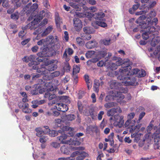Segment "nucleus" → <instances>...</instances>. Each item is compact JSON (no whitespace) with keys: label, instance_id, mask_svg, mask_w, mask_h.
<instances>
[{"label":"nucleus","instance_id":"nucleus-42","mask_svg":"<svg viewBox=\"0 0 160 160\" xmlns=\"http://www.w3.org/2000/svg\"><path fill=\"white\" fill-rule=\"evenodd\" d=\"M47 39H48V41L50 42V44L52 45L55 43V40L53 37L52 36H48L47 38Z\"/></svg>","mask_w":160,"mask_h":160},{"label":"nucleus","instance_id":"nucleus-13","mask_svg":"<svg viewBox=\"0 0 160 160\" xmlns=\"http://www.w3.org/2000/svg\"><path fill=\"white\" fill-rule=\"evenodd\" d=\"M44 96L45 98H48L49 100L53 99L52 102V104L56 103L58 100V99L55 94L51 93L49 92H46Z\"/></svg>","mask_w":160,"mask_h":160},{"label":"nucleus","instance_id":"nucleus-34","mask_svg":"<svg viewBox=\"0 0 160 160\" xmlns=\"http://www.w3.org/2000/svg\"><path fill=\"white\" fill-rule=\"evenodd\" d=\"M140 5L139 3H137V4L133 5L132 8L129 9V13L131 14H133L134 13V11L136 10L139 7Z\"/></svg>","mask_w":160,"mask_h":160},{"label":"nucleus","instance_id":"nucleus-33","mask_svg":"<svg viewBox=\"0 0 160 160\" xmlns=\"http://www.w3.org/2000/svg\"><path fill=\"white\" fill-rule=\"evenodd\" d=\"M111 40L110 38L101 39L100 41V43L105 45H108L111 43Z\"/></svg>","mask_w":160,"mask_h":160},{"label":"nucleus","instance_id":"nucleus-43","mask_svg":"<svg viewBox=\"0 0 160 160\" xmlns=\"http://www.w3.org/2000/svg\"><path fill=\"white\" fill-rule=\"evenodd\" d=\"M84 32L85 34H91L93 33V31L91 30L90 28L89 27H85L83 28Z\"/></svg>","mask_w":160,"mask_h":160},{"label":"nucleus","instance_id":"nucleus-12","mask_svg":"<svg viewBox=\"0 0 160 160\" xmlns=\"http://www.w3.org/2000/svg\"><path fill=\"white\" fill-rule=\"evenodd\" d=\"M41 68L37 69V72L39 73L33 75L32 77L33 79H35L40 77L41 75H45L46 74V68L43 67V65H42Z\"/></svg>","mask_w":160,"mask_h":160},{"label":"nucleus","instance_id":"nucleus-22","mask_svg":"<svg viewBox=\"0 0 160 160\" xmlns=\"http://www.w3.org/2000/svg\"><path fill=\"white\" fill-rule=\"evenodd\" d=\"M116 63L112 62L109 64V67L110 69L112 70H114L116 69L118 66H120V61L118 60V63L116 62Z\"/></svg>","mask_w":160,"mask_h":160},{"label":"nucleus","instance_id":"nucleus-50","mask_svg":"<svg viewBox=\"0 0 160 160\" xmlns=\"http://www.w3.org/2000/svg\"><path fill=\"white\" fill-rule=\"evenodd\" d=\"M98 26H100L103 28H105L107 26L106 23L102 21H98Z\"/></svg>","mask_w":160,"mask_h":160},{"label":"nucleus","instance_id":"nucleus-29","mask_svg":"<svg viewBox=\"0 0 160 160\" xmlns=\"http://www.w3.org/2000/svg\"><path fill=\"white\" fill-rule=\"evenodd\" d=\"M45 57H49L56 55V52L52 49H49L45 53Z\"/></svg>","mask_w":160,"mask_h":160},{"label":"nucleus","instance_id":"nucleus-56","mask_svg":"<svg viewBox=\"0 0 160 160\" xmlns=\"http://www.w3.org/2000/svg\"><path fill=\"white\" fill-rule=\"evenodd\" d=\"M114 106V104L113 102H110L106 103L104 105V107L107 108H110Z\"/></svg>","mask_w":160,"mask_h":160},{"label":"nucleus","instance_id":"nucleus-24","mask_svg":"<svg viewBox=\"0 0 160 160\" xmlns=\"http://www.w3.org/2000/svg\"><path fill=\"white\" fill-rule=\"evenodd\" d=\"M46 68V73H47V70L49 71H54L57 68V65L55 64H52L49 65L48 66H47L46 68Z\"/></svg>","mask_w":160,"mask_h":160},{"label":"nucleus","instance_id":"nucleus-53","mask_svg":"<svg viewBox=\"0 0 160 160\" xmlns=\"http://www.w3.org/2000/svg\"><path fill=\"white\" fill-rule=\"evenodd\" d=\"M94 14L89 12H87L85 14L87 17L89 19H90L92 17L94 18Z\"/></svg>","mask_w":160,"mask_h":160},{"label":"nucleus","instance_id":"nucleus-41","mask_svg":"<svg viewBox=\"0 0 160 160\" xmlns=\"http://www.w3.org/2000/svg\"><path fill=\"white\" fill-rule=\"evenodd\" d=\"M30 62H29L28 65L29 67H32V68L34 69H37V62L36 61H30Z\"/></svg>","mask_w":160,"mask_h":160},{"label":"nucleus","instance_id":"nucleus-2","mask_svg":"<svg viewBox=\"0 0 160 160\" xmlns=\"http://www.w3.org/2000/svg\"><path fill=\"white\" fill-rule=\"evenodd\" d=\"M72 128L68 126L61 127V129L58 130L59 132V136L57 137V139L62 144H67L69 145H80L81 142L78 141L77 138L75 137L71 138L69 140H66L68 138L67 135L64 133L65 131H69L68 133L71 136H73L74 135V133L72 131Z\"/></svg>","mask_w":160,"mask_h":160},{"label":"nucleus","instance_id":"nucleus-44","mask_svg":"<svg viewBox=\"0 0 160 160\" xmlns=\"http://www.w3.org/2000/svg\"><path fill=\"white\" fill-rule=\"evenodd\" d=\"M95 52L92 51H89L86 53V57L87 58H91L94 54Z\"/></svg>","mask_w":160,"mask_h":160},{"label":"nucleus","instance_id":"nucleus-47","mask_svg":"<svg viewBox=\"0 0 160 160\" xmlns=\"http://www.w3.org/2000/svg\"><path fill=\"white\" fill-rule=\"evenodd\" d=\"M59 132L58 131L52 130L50 131L49 133V136L51 137H55L59 135Z\"/></svg>","mask_w":160,"mask_h":160},{"label":"nucleus","instance_id":"nucleus-39","mask_svg":"<svg viewBox=\"0 0 160 160\" xmlns=\"http://www.w3.org/2000/svg\"><path fill=\"white\" fill-rule=\"evenodd\" d=\"M107 54V52L106 50H101L98 52V55L100 58H101L104 57Z\"/></svg>","mask_w":160,"mask_h":160},{"label":"nucleus","instance_id":"nucleus-37","mask_svg":"<svg viewBox=\"0 0 160 160\" xmlns=\"http://www.w3.org/2000/svg\"><path fill=\"white\" fill-rule=\"evenodd\" d=\"M29 105L28 103H26L25 107L22 108V111L23 112L26 113H30L31 110L28 108Z\"/></svg>","mask_w":160,"mask_h":160},{"label":"nucleus","instance_id":"nucleus-48","mask_svg":"<svg viewBox=\"0 0 160 160\" xmlns=\"http://www.w3.org/2000/svg\"><path fill=\"white\" fill-rule=\"evenodd\" d=\"M60 73L59 71H56L52 73L50 75L51 78H53L55 77H57L60 75Z\"/></svg>","mask_w":160,"mask_h":160},{"label":"nucleus","instance_id":"nucleus-60","mask_svg":"<svg viewBox=\"0 0 160 160\" xmlns=\"http://www.w3.org/2000/svg\"><path fill=\"white\" fill-rule=\"evenodd\" d=\"M52 146L56 148H58L60 147L59 143L57 142H53L51 144Z\"/></svg>","mask_w":160,"mask_h":160},{"label":"nucleus","instance_id":"nucleus-3","mask_svg":"<svg viewBox=\"0 0 160 160\" xmlns=\"http://www.w3.org/2000/svg\"><path fill=\"white\" fill-rule=\"evenodd\" d=\"M131 72H126L125 74H121V85L125 86H136L138 84L136 82V78L131 75Z\"/></svg>","mask_w":160,"mask_h":160},{"label":"nucleus","instance_id":"nucleus-31","mask_svg":"<svg viewBox=\"0 0 160 160\" xmlns=\"http://www.w3.org/2000/svg\"><path fill=\"white\" fill-rule=\"evenodd\" d=\"M12 2L13 4L15 9L17 8L18 7H20L21 5L20 0H12Z\"/></svg>","mask_w":160,"mask_h":160},{"label":"nucleus","instance_id":"nucleus-9","mask_svg":"<svg viewBox=\"0 0 160 160\" xmlns=\"http://www.w3.org/2000/svg\"><path fill=\"white\" fill-rule=\"evenodd\" d=\"M31 2H29L27 4L25 7L23 8V9L24 12L28 13L29 12L32 13L35 11L38 7V4L36 3L33 4V5L31 6L29 10H27L28 9H29V7L31 6Z\"/></svg>","mask_w":160,"mask_h":160},{"label":"nucleus","instance_id":"nucleus-21","mask_svg":"<svg viewBox=\"0 0 160 160\" xmlns=\"http://www.w3.org/2000/svg\"><path fill=\"white\" fill-rule=\"evenodd\" d=\"M120 87V83L115 81L111 82L110 87L111 89H118Z\"/></svg>","mask_w":160,"mask_h":160},{"label":"nucleus","instance_id":"nucleus-18","mask_svg":"<svg viewBox=\"0 0 160 160\" xmlns=\"http://www.w3.org/2000/svg\"><path fill=\"white\" fill-rule=\"evenodd\" d=\"M98 44V43L95 40L87 42L86 44V47L88 49H92L96 47Z\"/></svg>","mask_w":160,"mask_h":160},{"label":"nucleus","instance_id":"nucleus-11","mask_svg":"<svg viewBox=\"0 0 160 160\" xmlns=\"http://www.w3.org/2000/svg\"><path fill=\"white\" fill-rule=\"evenodd\" d=\"M131 75H136L138 77H143L146 75V71L143 69L140 70L139 69L136 68L132 69Z\"/></svg>","mask_w":160,"mask_h":160},{"label":"nucleus","instance_id":"nucleus-30","mask_svg":"<svg viewBox=\"0 0 160 160\" xmlns=\"http://www.w3.org/2000/svg\"><path fill=\"white\" fill-rule=\"evenodd\" d=\"M84 79L85 81L86 84L87 85V87L88 90H89L92 87V85L90 82L89 81V77L88 75L85 74L84 76Z\"/></svg>","mask_w":160,"mask_h":160},{"label":"nucleus","instance_id":"nucleus-26","mask_svg":"<svg viewBox=\"0 0 160 160\" xmlns=\"http://www.w3.org/2000/svg\"><path fill=\"white\" fill-rule=\"evenodd\" d=\"M100 85L99 81L98 80L95 79L94 82V85L93 86V88L94 91L98 92L99 90V87Z\"/></svg>","mask_w":160,"mask_h":160},{"label":"nucleus","instance_id":"nucleus-49","mask_svg":"<svg viewBox=\"0 0 160 160\" xmlns=\"http://www.w3.org/2000/svg\"><path fill=\"white\" fill-rule=\"evenodd\" d=\"M72 77L73 79L74 82L76 84L78 83V74L72 73Z\"/></svg>","mask_w":160,"mask_h":160},{"label":"nucleus","instance_id":"nucleus-54","mask_svg":"<svg viewBox=\"0 0 160 160\" xmlns=\"http://www.w3.org/2000/svg\"><path fill=\"white\" fill-rule=\"evenodd\" d=\"M78 107L79 112H82L83 110V107L82 105V104L81 102H78Z\"/></svg>","mask_w":160,"mask_h":160},{"label":"nucleus","instance_id":"nucleus-10","mask_svg":"<svg viewBox=\"0 0 160 160\" xmlns=\"http://www.w3.org/2000/svg\"><path fill=\"white\" fill-rule=\"evenodd\" d=\"M120 91L113 90L111 94L107 95L105 98V100L106 102H109L112 98L114 99L115 98L120 97Z\"/></svg>","mask_w":160,"mask_h":160},{"label":"nucleus","instance_id":"nucleus-55","mask_svg":"<svg viewBox=\"0 0 160 160\" xmlns=\"http://www.w3.org/2000/svg\"><path fill=\"white\" fill-rule=\"evenodd\" d=\"M64 68L67 72H69L70 71L71 69V67L69 64L67 62L64 67Z\"/></svg>","mask_w":160,"mask_h":160},{"label":"nucleus","instance_id":"nucleus-20","mask_svg":"<svg viewBox=\"0 0 160 160\" xmlns=\"http://www.w3.org/2000/svg\"><path fill=\"white\" fill-rule=\"evenodd\" d=\"M88 111H85L84 114L86 116H90L92 119H93L94 116V109L93 107H91L89 109V112Z\"/></svg>","mask_w":160,"mask_h":160},{"label":"nucleus","instance_id":"nucleus-58","mask_svg":"<svg viewBox=\"0 0 160 160\" xmlns=\"http://www.w3.org/2000/svg\"><path fill=\"white\" fill-rule=\"evenodd\" d=\"M83 39L86 40H90L91 38V36L90 34H85L84 36Z\"/></svg>","mask_w":160,"mask_h":160},{"label":"nucleus","instance_id":"nucleus-5","mask_svg":"<svg viewBox=\"0 0 160 160\" xmlns=\"http://www.w3.org/2000/svg\"><path fill=\"white\" fill-rule=\"evenodd\" d=\"M156 41L152 43V46L153 47L156 46V49L153 52V55L155 58H157L160 61V38H157Z\"/></svg>","mask_w":160,"mask_h":160},{"label":"nucleus","instance_id":"nucleus-23","mask_svg":"<svg viewBox=\"0 0 160 160\" xmlns=\"http://www.w3.org/2000/svg\"><path fill=\"white\" fill-rule=\"evenodd\" d=\"M62 120L60 119H56L54 120L53 122V127L55 128H56L59 127H60L61 129V127L65 126L61 125Z\"/></svg>","mask_w":160,"mask_h":160},{"label":"nucleus","instance_id":"nucleus-8","mask_svg":"<svg viewBox=\"0 0 160 160\" xmlns=\"http://www.w3.org/2000/svg\"><path fill=\"white\" fill-rule=\"evenodd\" d=\"M72 154L74 156H77L74 160H83L85 158L88 157L89 156L88 153L84 152L78 151L73 152Z\"/></svg>","mask_w":160,"mask_h":160},{"label":"nucleus","instance_id":"nucleus-4","mask_svg":"<svg viewBox=\"0 0 160 160\" xmlns=\"http://www.w3.org/2000/svg\"><path fill=\"white\" fill-rule=\"evenodd\" d=\"M45 15V11L44 10L41 11L38 16V18L36 19H34L30 23L28 24L25 27L24 29H30V30L35 29L38 26V22H40L43 18Z\"/></svg>","mask_w":160,"mask_h":160},{"label":"nucleus","instance_id":"nucleus-32","mask_svg":"<svg viewBox=\"0 0 160 160\" xmlns=\"http://www.w3.org/2000/svg\"><path fill=\"white\" fill-rule=\"evenodd\" d=\"M55 21L56 26L57 28L60 27L61 24L62 23V21L59 16H56L55 17Z\"/></svg>","mask_w":160,"mask_h":160},{"label":"nucleus","instance_id":"nucleus-15","mask_svg":"<svg viewBox=\"0 0 160 160\" xmlns=\"http://www.w3.org/2000/svg\"><path fill=\"white\" fill-rule=\"evenodd\" d=\"M57 106H56V107L57 110L62 112H65L68 109V107L66 104L58 103L57 104Z\"/></svg>","mask_w":160,"mask_h":160},{"label":"nucleus","instance_id":"nucleus-64","mask_svg":"<svg viewBox=\"0 0 160 160\" xmlns=\"http://www.w3.org/2000/svg\"><path fill=\"white\" fill-rule=\"evenodd\" d=\"M11 18L15 20H17L18 18V16L15 13H13L11 15Z\"/></svg>","mask_w":160,"mask_h":160},{"label":"nucleus","instance_id":"nucleus-27","mask_svg":"<svg viewBox=\"0 0 160 160\" xmlns=\"http://www.w3.org/2000/svg\"><path fill=\"white\" fill-rule=\"evenodd\" d=\"M38 83L39 84L42 85V86L48 88L50 86L49 84L51 83L50 82H48L47 81L44 80L43 79H40L38 80Z\"/></svg>","mask_w":160,"mask_h":160},{"label":"nucleus","instance_id":"nucleus-36","mask_svg":"<svg viewBox=\"0 0 160 160\" xmlns=\"http://www.w3.org/2000/svg\"><path fill=\"white\" fill-rule=\"evenodd\" d=\"M75 116L73 114H70L66 115L65 119L67 121H71L75 119Z\"/></svg>","mask_w":160,"mask_h":160},{"label":"nucleus","instance_id":"nucleus-28","mask_svg":"<svg viewBox=\"0 0 160 160\" xmlns=\"http://www.w3.org/2000/svg\"><path fill=\"white\" fill-rule=\"evenodd\" d=\"M52 26H49L48 27L44 30V31L42 34V36H47L52 31Z\"/></svg>","mask_w":160,"mask_h":160},{"label":"nucleus","instance_id":"nucleus-62","mask_svg":"<svg viewBox=\"0 0 160 160\" xmlns=\"http://www.w3.org/2000/svg\"><path fill=\"white\" fill-rule=\"evenodd\" d=\"M97 66L99 67H102L104 65H105V63L103 61L101 60L99 61L98 63H97Z\"/></svg>","mask_w":160,"mask_h":160},{"label":"nucleus","instance_id":"nucleus-51","mask_svg":"<svg viewBox=\"0 0 160 160\" xmlns=\"http://www.w3.org/2000/svg\"><path fill=\"white\" fill-rule=\"evenodd\" d=\"M69 3L70 6L73 8L76 9H78V8H79V5L76 3L72 2H71Z\"/></svg>","mask_w":160,"mask_h":160},{"label":"nucleus","instance_id":"nucleus-7","mask_svg":"<svg viewBox=\"0 0 160 160\" xmlns=\"http://www.w3.org/2000/svg\"><path fill=\"white\" fill-rule=\"evenodd\" d=\"M132 122V124L131 123L129 126L128 128V131H129L130 133H131V134H133L134 132V133H138L140 131V128L142 125V124H139L134 126V125L136 122L135 121L133 120Z\"/></svg>","mask_w":160,"mask_h":160},{"label":"nucleus","instance_id":"nucleus-16","mask_svg":"<svg viewBox=\"0 0 160 160\" xmlns=\"http://www.w3.org/2000/svg\"><path fill=\"white\" fill-rule=\"evenodd\" d=\"M131 95L130 93H128L126 97H125V96L123 94H121V100L124 99V100H121V104H124V103H126L127 102L131 100Z\"/></svg>","mask_w":160,"mask_h":160},{"label":"nucleus","instance_id":"nucleus-17","mask_svg":"<svg viewBox=\"0 0 160 160\" xmlns=\"http://www.w3.org/2000/svg\"><path fill=\"white\" fill-rule=\"evenodd\" d=\"M142 136V134L141 133H133V134H131V137L132 138H134L133 141L134 142H138L141 140Z\"/></svg>","mask_w":160,"mask_h":160},{"label":"nucleus","instance_id":"nucleus-52","mask_svg":"<svg viewBox=\"0 0 160 160\" xmlns=\"http://www.w3.org/2000/svg\"><path fill=\"white\" fill-rule=\"evenodd\" d=\"M77 42L78 44L80 45H82L83 44V42L82 39L80 37H77L76 38Z\"/></svg>","mask_w":160,"mask_h":160},{"label":"nucleus","instance_id":"nucleus-61","mask_svg":"<svg viewBox=\"0 0 160 160\" xmlns=\"http://www.w3.org/2000/svg\"><path fill=\"white\" fill-rule=\"evenodd\" d=\"M98 21L93 22L92 23V25L94 28L98 29Z\"/></svg>","mask_w":160,"mask_h":160},{"label":"nucleus","instance_id":"nucleus-14","mask_svg":"<svg viewBox=\"0 0 160 160\" xmlns=\"http://www.w3.org/2000/svg\"><path fill=\"white\" fill-rule=\"evenodd\" d=\"M73 25L76 30L80 31L82 28V24L81 21L78 18H75L73 19Z\"/></svg>","mask_w":160,"mask_h":160},{"label":"nucleus","instance_id":"nucleus-35","mask_svg":"<svg viewBox=\"0 0 160 160\" xmlns=\"http://www.w3.org/2000/svg\"><path fill=\"white\" fill-rule=\"evenodd\" d=\"M156 13L154 11H151L148 15V17L147 18L146 23H148L147 20L148 18L150 19L151 22H152V18L155 17L156 16Z\"/></svg>","mask_w":160,"mask_h":160},{"label":"nucleus","instance_id":"nucleus-63","mask_svg":"<svg viewBox=\"0 0 160 160\" xmlns=\"http://www.w3.org/2000/svg\"><path fill=\"white\" fill-rule=\"evenodd\" d=\"M30 38H28L27 39H25L22 41L21 43L23 45H24L26 44L28 42L30 41Z\"/></svg>","mask_w":160,"mask_h":160},{"label":"nucleus","instance_id":"nucleus-45","mask_svg":"<svg viewBox=\"0 0 160 160\" xmlns=\"http://www.w3.org/2000/svg\"><path fill=\"white\" fill-rule=\"evenodd\" d=\"M80 71V68L79 66L77 65L73 66L72 73L78 74L79 72Z\"/></svg>","mask_w":160,"mask_h":160},{"label":"nucleus","instance_id":"nucleus-46","mask_svg":"<svg viewBox=\"0 0 160 160\" xmlns=\"http://www.w3.org/2000/svg\"><path fill=\"white\" fill-rule=\"evenodd\" d=\"M40 137L39 141V142L42 143H44L47 141V137L45 136H41Z\"/></svg>","mask_w":160,"mask_h":160},{"label":"nucleus","instance_id":"nucleus-38","mask_svg":"<svg viewBox=\"0 0 160 160\" xmlns=\"http://www.w3.org/2000/svg\"><path fill=\"white\" fill-rule=\"evenodd\" d=\"M117 110L114 108H112L108 111L107 113V115L108 116H113L116 112Z\"/></svg>","mask_w":160,"mask_h":160},{"label":"nucleus","instance_id":"nucleus-19","mask_svg":"<svg viewBox=\"0 0 160 160\" xmlns=\"http://www.w3.org/2000/svg\"><path fill=\"white\" fill-rule=\"evenodd\" d=\"M60 150L61 152L66 154H69L70 152V148L67 145L62 146L60 148Z\"/></svg>","mask_w":160,"mask_h":160},{"label":"nucleus","instance_id":"nucleus-25","mask_svg":"<svg viewBox=\"0 0 160 160\" xmlns=\"http://www.w3.org/2000/svg\"><path fill=\"white\" fill-rule=\"evenodd\" d=\"M105 16V14L103 12H98L94 13V18L97 20H101Z\"/></svg>","mask_w":160,"mask_h":160},{"label":"nucleus","instance_id":"nucleus-1","mask_svg":"<svg viewBox=\"0 0 160 160\" xmlns=\"http://www.w3.org/2000/svg\"><path fill=\"white\" fill-rule=\"evenodd\" d=\"M147 23H142V25H141V28L144 29V32L142 34V37L143 39L145 40L149 39L151 41V45L152 43L154 42L157 38H160L158 36L159 33L158 30H160V28L159 26H157V28H155L158 22V19L157 18H154L151 22L150 19L148 18Z\"/></svg>","mask_w":160,"mask_h":160},{"label":"nucleus","instance_id":"nucleus-59","mask_svg":"<svg viewBox=\"0 0 160 160\" xmlns=\"http://www.w3.org/2000/svg\"><path fill=\"white\" fill-rule=\"evenodd\" d=\"M104 112L103 111H100L98 115V119L99 120H101L102 118V116L104 114Z\"/></svg>","mask_w":160,"mask_h":160},{"label":"nucleus","instance_id":"nucleus-57","mask_svg":"<svg viewBox=\"0 0 160 160\" xmlns=\"http://www.w3.org/2000/svg\"><path fill=\"white\" fill-rule=\"evenodd\" d=\"M135 115L134 112H131L127 116V118L128 119L131 120L134 117Z\"/></svg>","mask_w":160,"mask_h":160},{"label":"nucleus","instance_id":"nucleus-40","mask_svg":"<svg viewBox=\"0 0 160 160\" xmlns=\"http://www.w3.org/2000/svg\"><path fill=\"white\" fill-rule=\"evenodd\" d=\"M35 131L36 133V135L38 137L41 136V134L42 133L44 132V131L42 130V128H36L35 129Z\"/></svg>","mask_w":160,"mask_h":160},{"label":"nucleus","instance_id":"nucleus-6","mask_svg":"<svg viewBox=\"0 0 160 160\" xmlns=\"http://www.w3.org/2000/svg\"><path fill=\"white\" fill-rule=\"evenodd\" d=\"M121 58V74H125L126 72H131L132 67L130 65V61L127 59L126 61L122 62Z\"/></svg>","mask_w":160,"mask_h":160}]
</instances>
